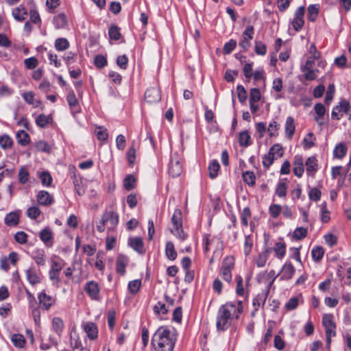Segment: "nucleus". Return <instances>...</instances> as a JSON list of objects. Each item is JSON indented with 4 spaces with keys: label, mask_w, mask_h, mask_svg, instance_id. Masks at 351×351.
<instances>
[{
    "label": "nucleus",
    "mask_w": 351,
    "mask_h": 351,
    "mask_svg": "<svg viewBox=\"0 0 351 351\" xmlns=\"http://www.w3.org/2000/svg\"><path fill=\"white\" fill-rule=\"evenodd\" d=\"M243 313V302L240 300L228 302L220 306L217 315L216 326L218 330H227L235 317L239 319Z\"/></svg>",
    "instance_id": "nucleus-1"
},
{
    "label": "nucleus",
    "mask_w": 351,
    "mask_h": 351,
    "mask_svg": "<svg viewBox=\"0 0 351 351\" xmlns=\"http://www.w3.org/2000/svg\"><path fill=\"white\" fill-rule=\"evenodd\" d=\"M176 340L174 328L161 326L153 335L152 345L155 351H173Z\"/></svg>",
    "instance_id": "nucleus-2"
},
{
    "label": "nucleus",
    "mask_w": 351,
    "mask_h": 351,
    "mask_svg": "<svg viewBox=\"0 0 351 351\" xmlns=\"http://www.w3.org/2000/svg\"><path fill=\"white\" fill-rule=\"evenodd\" d=\"M119 223V215L117 213L109 210L103 213L101 219L98 225L97 230L103 232L105 231L106 227L108 230H113Z\"/></svg>",
    "instance_id": "nucleus-3"
},
{
    "label": "nucleus",
    "mask_w": 351,
    "mask_h": 351,
    "mask_svg": "<svg viewBox=\"0 0 351 351\" xmlns=\"http://www.w3.org/2000/svg\"><path fill=\"white\" fill-rule=\"evenodd\" d=\"M171 223L173 229L171 232L178 239L184 240L186 238V234L184 232L182 229V215L180 209H176L171 217Z\"/></svg>",
    "instance_id": "nucleus-4"
},
{
    "label": "nucleus",
    "mask_w": 351,
    "mask_h": 351,
    "mask_svg": "<svg viewBox=\"0 0 351 351\" xmlns=\"http://www.w3.org/2000/svg\"><path fill=\"white\" fill-rule=\"evenodd\" d=\"M50 264L49 278L53 284H58L60 282L59 274L64 266V261L58 256L53 255L50 258Z\"/></svg>",
    "instance_id": "nucleus-5"
},
{
    "label": "nucleus",
    "mask_w": 351,
    "mask_h": 351,
    "mask_svg": "<svg viewBox=\"0 0 351 351\" xmlns=\"http://www.w3.org/2000/svg\"><path fill=\"white\" fill-rule=\"evenodd\" d=\"M350 108L351 106L347 100H341L339 105L333 108L331 113L332 119L339 120L343 117L344 113H348Z\"/></svg>",
    "instance_id": "nucleus-6"
},
{
    "label": "nucleus",
    "mask_w": 351,
    "mask_h": 351,
    "mask_svg": "<svg viewBox=\"0 0 351 351\" xmlns=\"http://www.w3.org/2000/svg\"><path fill=\"white\" fill-rule=\"evenodd\" d=\"M254 33V29L252 25H248L243 32V38L239 42V46L244 51H247L250 47V40L253 38Z\"/></svg>",
    "instance_id": "nucleus-7"
},
{
    "label": "nucleus",
    "mask_w": 351,
    "mask_h": 351,
    "mask_svg": "<svg viewBox=\"0 0 351 351\" xmlns=\"http://www.w3.org/2000/svg\"><path fill=\"white\" fill-rule=\"evenodd\" d=\"M305 12V8L304 6L299 7L295 12V16L292 21V25L294 29L297 32L300 31L304 24V15Z\"/></svg>",
    "instance_id": "nucleus-8"
},
{
    "label": "nucleus",
    "mask_w": 351,
    "mask_h": 351,
    "mask_svg": "<svg viewBox=\"0 0 351 351\" xmlns=\"http://www.w3.org/2000/svg\"><path fill=\"white\" fill-rule=\"evenodd\" d=\"M84 289L92 300H99V287L97 282L93 280L87 282Z\"/></svg>",
    "instance_id": "nucleus-9"
},
{
    "label": "nucleus",
    "mask_w": 351,
    "mask_h": 351,
    "mask_svg": "<svg viewBox=\"0 0 351 351\" xmlns=\"http://www.w3.org/2000/svg\"><path fill=\"white\" fill-rule=\"evenodd\" d=\"M169 173L173 178L179 176L182 172V166L178 156L172 157L169 166Z\"/></svg>",
    "instance_id": "nucleus-10"
},
{
    "label": "nucleus",
    "mask_w": 351,
    "mask_h": 351,
    "mask_svg": "<svg viewBox=\"0 0 351 351\" xmlns=\"http://www.w3.org/2000/svg\"><path fill=\"white\" fill-rule=\"evenodd\" d=\"M145 99L149 103L159 101L161 99L160 90L156 87L147 88L145 93Z\"/></svg>",
    "instance_id": "nucleus-11"
},
{
    "label": "nucleus",
    "mask_w": 351,
    "mask_h": 351,
    "mask_svg": "<svg viewBox=\"0 0 351 351\" xmlns=\"http://www.w3.org/2000/svg\"><path fill=\"white\" fill-rule=\"evenodd\" d=\"M306 171L308 176L314 177L318 170V161L315 156L308 157L306 162Z\"/></svg>",
    "instance_id": "nucleus-12"
},
{
    "label": "nucleus",
    "mask_w": 351,
    "mask_h": 351,
    "mask_svg": "<svg viewBox=\"0 0 351 351\" xmlns=\"http://www.w3.org/2000/svg\"><path fill=\"white\" fill-rule=\"evenodd\" d=\"M295 269L291 262H287L281 269L280 280H290L295 274Z\"/></svg>",
    "instance_id": "nucleus-13"
},
{
    "label": "nucleus",
    "mask_w": 351,
    "mask_h": 351,
    "mask_svg": "<svg viewBox=\"0 0 351 351\" xmlns=\"http://www.w3.org/2000/svg\"><path fill=\"white\" fill-rule=\"evenodd\" d=\"M322 324L325 328L326 332H335L336 324L333 320V315L332 314L324 315Z\"/></svg>",
    "instance_id": "nucleus-14"
},
{
    "label": "nucleus",
    "mask_w": 351,
    "mask_h": 351,
    "mask_svg": "<svg viewBox=\"0 0 351 351\" xmlns=\"http://www.w3.org/2000/svg\"><path fill=\"white\" fill-rule=\"evenodd\" d=\"M128 245L136 252L144 254V243L141 237H133L128 239Z\"/></svg>",
    "instance_id": "nucleus-15"
},
{
    "label": "nucleus",
    "mask_w": 351,
    "mask_h": 351,
    "mask_svg": "<svg viewBox=\"0 0 351 351\" xmlns=\"http://www.w3.org/2000/svg\"><path fill=\"white\" fill-rule=\"evenodd\" d=\"M304 171V162L302 156H296L294 158L293 173L298 178H301Z\"/></svg>",
    "instance_id": "nucleus-16"
},
{
    "label": "nucleus",
    "mask_w": 351,
    "mask_h": 351,
    "mask_svg": "<svg viewBox=\"0 0 351 351\" xmlns=\"http://www.w3.org/2000/svg\"><path fill=\"white\" fill-rule=\"evenodd\" d=\"M19 210L10 212L5 215L4 222L8 226H16L19 224Z\"/></svg>",
    "instance_id": "nucleus-17"
},
{
    "label": "nucleus",
    "mask_w": 351,
    "mask_h": 351,
    "mask_svg": "<svg viewBox=\"0 0 351 351\" xmlns=\"http://www.w3.org/2000/svg\"><path fill=\"white\" fill-rule=\"evenodd\" d=\"M269 292V288L267 291H262L257 294V295L253 300V306H254L255 311H257L259 307H263L265 304L267 294Z\"/></svg>",
    "instance_id": "nucleus-18"
},
{
    "label": "nucleus",
    "mask_w": 351,
    "mask_h": 351,
    "mask_svg": "<svg viewBox=\"0 0 351 351\" xmlns=\"http://www.w3.org/2000/svg\"><path fill=\"white\" fill-rule=\"evenodd\" d=\"M12 16L18 21H24L27 16V11L23 5L12 10Z\"/></svg>",
    "instance_id": "nucleus-19"
},
{
    "label": "nucleus",
    "mask_w": 351,
    "mask_h": 351,
    "mask_svg": "<svg viewBox=\"0 0 351 351\" xmlns=\"http://www.w3.org/2000/svg\"><path fill=\"white\" fill-rule=\"evenodd\" d=\"M295 130L294 119L292 117H288L286 119L285 125V134L288 138L291 139Z\"/></svg>",
    "instance_id": "nucleus-20"
},
{
    "label": "nucleus",
    "mask_w": 351,
    "mask_h": 351,
    "mask_svg": "<svg viewBox=\"0 0 351 351\" xmlns=\"http://www.w3.org/2000/svg\"><path fill=\"white\" fill-rule=\"evenodd\" d=\"M314 110L316 113L315 120L319 125H322L324 124L323 117L326 112V108L321 103L316 104L314 106Z\"/></svg>",
    "instance_id": "nucleus-21"
},
{
    "label": "nucleus",
    "mask_w": 351,
    "mask_h": 351,
    "mask_svg": "<svg viewBox=\"0 0 351 351\" xmlns=\"http://www.w3.org/2000/svg\"><path fill=\"white\" fill-rule=\"evenodd\" d=\"M84 330L90 339H95L97 337L98 330L95 324L93 322L86 323L84 325Z\"/></svg>",
    "instance_id": "nucleus-22"
},
{
    "label": "nucleus",
    "mask_w": 351,
    "mask_h": 351,
    "mask_svg": "<svg viewBox=\"0 0 351 351\" xmlns=\"http://www.w3.org/2000/svg\"><path fill=\"white\" fill-rule=\"evenodd\" d=\"M51 328L57 336L60 337L64 328V322L62 319L58 317H53L51 319Z\"/></svg>",
    "instance_id": "nucleus-23"
},
{
    "label": "nucleus",
    "mask_w": 351,
    "mask_h": 351,
    "mask_svg": "<svg viewBox=\"0 0 351 351\" xmlns=\"http://www.w3.org/2000/svg\"><path fill=\"white\" fill-rule=\"evenodd\" d=\"M53 23L56 29H62L67 24L66 16L63 13L59 14L53 17Z\"/></svg>",
    "instance_id": "nucleus-24"
},
{
    "label": "nucleus",
    "mask_w": 351,
    "mask_h": 351,
    "mask_svg": "<svg viewBox=\"0 0 351 351\" xmlns=\"http://www.w3.org/2000/svg\"><path fill=\"white\" fill-rule=\"evenodd\" d=\"M128 264V258L123 255H119L117 259V271L121 274L125 272V267Z\"/></svg>",
    "instance_id": "nucleus-25"
},
{
    "label": "nucleus",
    "mask_w": 351,
    "mask_h": 351,
    "mask_svg": "<svg viewBox=\"0 0 351 351\" xmlns=\"http://www.w3.org/2000/svg\"><path fill=\"white\" fill-rule=\"evenodd\" d=\"M271 248H267L265 251H263L259 254V255L256 259V265L258 267H263L265 265L268 259L269 255L271 252Z\"/></svg>",
    "instance_id": "nucleus-26"
},
{
    "label": "nucleus",
    "mask_w": 351,
    "mask_h": 351,
    "mask_svg": "<svg viewBox=\"0 0 351 351\" xmlns=\"http://www.w3.org/2000/svg\"><path fill=\"white\" fill-rule=\"evenodd\" d=\"M250 135L249 132L247 130L241 132L239 134V143L241 147H248L251 143H250Z\"/></svg>",
    "instance_id": "nucleus-27"
},
{
    "label": "nucleus",
    "mask_w": 351,
    "mask_h": 351,
    "mask_svg": "<svg viewBox=\"0 0 351 351\" xmlns=\"http://www.w3.org/2000/svg\"><path fill=\"white\" fill-rule=\"evenodd\" d=\"M219 169H220V165H219V163L218 162V161L217 160H213L209 164L208 167L209 177L211 179H214V178H217Z\"/></svg>",
    "instance_id": "nucleus-28"
},
{
    "label": "nucleus",
    "mask_w": 351,
    "mask_h": 351,
    "mask_svg": "<svg viewBox=\"0 0 351 351\" xmlns=\"http://www.w3.org/2000/svg\"><path fill=\"white\" fill-rule=\"evenodd\" d=\"M274 250L278 258L282 259L286 253V245L284 242H277L275 243Z\"/></svg>",
    "instance_id": "nucleus-29"
},
{
    "label": "nucleus",
    "mask_w": 351,
    "mask_h": 351,
    "mask_svg": "<svg viewBox=\"0 0 351 351\" xmlns=\"http://www.w3.org/2000/svg\"><path fill=\"white\" fill-rule=\"evenodd\" d=\"M165 254L167 257L171 261H173L176 258L177 252L175 250L174 245L172 242L168 241L166 243Z\"/></svg>",
    "instance_id": "nucleus-30"
},
{
    "label": "nucleus",
    "mask_w": 351,
    "mask_h": 351,
    "mask_svg": "<svg viewBox=\"0 0 351 351\" xmlns=\"http://www.w3.org/2000/svg\"><path fill=\"white\" fill-rule=\"evenodd\" d=\"M347 152V147L342 143L337 144L333 151V156L337 158H342L344 157Z\"/></svg>",
    "instance_id": "nucleus-31"
},
{
    "label": "nucleus",
    "mask_w": 351,
    "mask_h": 351,
    "mask_svg": "<svg viewBox=\"0 0 351 351\" xmlns=\"http://www.w3.org/2000/svg\"><path fill=\"white\" fill-rule=\"evenodd\" d=\"M319 10L318 4H311L308 7V19L311 21H315Z\"/></svg>",
    "instance_id": "nucleus-32"
},
{
    "label": "nucleus",
    "mask_w": 351,
    "mask_h": 351,
    "mask_svg": "<svg viewBox=\"0 0 351 351\" xmlns=\"http://www.w3.org/2000/svg\"><path fill=\"white\" fill-rule=\"evenodd\" d=\"M16 140L19 144L21 145H26L29 142V136L24 130H20L16 133Z\"/></svg>",
    "instance_id": "nucleus-33"
},
{
    "label": "nucleus",
    "mask_w": 351,
    "mask_h": 351,
    "mask_svg": "<svg viewBox=\"0 0 351 351\" xmlns=\"http://www.w3.org/2000/svg\"><path fill=\"white\" fill-rule=\"evenodd\" d=\"M69 43L66 38H59L55 41V47L58 51H64L68 49Z\"/></svg>",
    "instance_id": "nucleus-34"
},
{
    "label": "nucleus",
    "mask_w": 351,
    "mask_h": 351,
    "mask_svg": "<svg viewBox=\"0 0 351 351\" xmlns=\"http://www.w3.org/2000/svg\"><path fill=\"white\" fill-rule=\"evenodd\" d=\"M244 182L249 186H254L255 184L256 177L252 171H246L242 174Z\"/></svg>",
    "instance_id": "nucleus-35"
},
{
    "label": "nucleus",
    "mask_w": 351,
    "mask_h": 351,
    "mask_svg": "<svg viewBox=\"0 0 351 351\" xmlns=\"http://www.w3.org/2000/svg\"><path fill=\"white\" fill-rule=\"evenodd\" d=\"M26 276L28 281L32 285H36L41 282L40 278L38 276L36 273L32 269L26 270Z\"/></svg>",
    "instance_id": "nucleus-36"
},
{
    "label": "nucleus",
    "mask_w": 351,
    "mask_h": 351,
    "mask_svg": "<svg viewBox=\"0 0 351 351\" xmlns=\"http://www.w3.org/2000/svg\"><path fill=\"white\" fill-rule=\"evenodd\" d=\"M141 287V280H134L128 283V289L131 294H136L138 292L140 288Z\"/></svg>",
    "instance_id": "nucleus-37"
},
{
    "label": "nucleus",
    "mask_w": 351,
    "mask_h": 351,
    "mask_svg": "<svg viewBox=\"0 0 351 351\" xmlns=\"http://www.w3.org/2000/svg\"><path fill=\"white\" fill-rule=\"evenodd\" d=\"M11 340L14 345L18 348H23L25 343L24 337L20 334H14Z\"/></svg>",
    "instance_id": "nucleus-38"
},
{
    "label": "nucleus",
    "mask_w": 351,
    "mask_h": 351,
    "mask_svg": "<svg viewBox=\"0 0 351 351\" xmlns=\"http://www.w3.org/2000/svg\"><path fill=\"white\" fill-rule=\"evenodd\" d=\"M316 140V138L313 133L309 132L307 134V135L304 137L303 140L304 146L306 149H310L315 145V141Z\"/></svg>",
    "instance_id": "nucleus-39"
},
{
    "label": "nucleus",
    "mask_w": 351,
    "mask_h": 351,
    "mask_svg": "<svg viewBox=\"0 0 351 351\" xmlns=\"http://www.w3.org/2000/svg\"><path fill=\"white\" fill-rule=\"evenodd\" d=\"M324 254V250L323 247L320 246H317L314 247L311 251L312 258L315 261H320L323 258Z\"/></svg>",
    "instance_id": "nucleus-40"
},
{
    "label": "nucleus",
    "mask_w": 351,
    "mask_h": 351,
    "mask_svg": "<svg viewBox=\"0 0 351 351\" xmlns=\"http://www.w3.org/2000/svg\"><path fill=\"white\" fill-rule=\"evenodd\" d=\"M287 185L285 182H280L276 188V194L280 197H285L287 195Z\"/></svg>",
    "instance_id": "nucleus-41"
},
{
    "label": "nucleus",
    "mask_w": 351,
    "mask_h": 351,
    "mask_svg": "<svg viewBox=\"0 0 351 351\" xmlns=\"http://www.w3.org/2000/svg\"><path fill=\"white\" fill-rule=\"evenodd\" d=\"M97 138L99 141H106L108 137V130L103 127H97L95 130Z\"/></svg>",
    "instance_id": "nucleus-42"
},
{
    "label": "nucleus",
    "mask_w": 351,
    "mask_h": 351,
    "mask_svg": "<svg viewBox=\"0 0 351 351\" xmlns=\"http://www.w3.org/2000/svg\"><path fill=\"white\" fill-rule=\"evenodd\" d=\"M304 73V77L306 80L311 81L315 80L318 76V69L301 70Z\"/></svg>",
    "instance_id": "nucleus-43"
},
{
    "label": "nucleus",
    "mask_w": 351,
    "mask_h": 351,
    "mask_svg": "<svg viewBox=\"0 0 351 351\" xmlns=\"http://www.w3.org/2000/svg\"><path fill=\"white\" fill-rule=\"evenodd\" d=\"M108 35L110 39L114 40H119L121 36L119 28L117 25H112L110 27Z\"/></svg>",
    "instance_id": "nucleus-44"
},
{
    "label": "nucleus",
    "mask_w": 351,
    "mask_h": 351,
    "mask_svg": "<svg viewBox=\"0 0 351 351\" xmlns=\"http://www.w3.org/2000/svg\"><path fill=\"white\" fill-rule=\"evenodd\" d=\"M32 308V315L36 326H40V311L38 305H33Z\"/></svg>",
    "instance_id": "nucleus-45"
},
{
    "label": "nucleus",
    "mask_w": 351,
    "mask_h": 351,
    "mask_svg": "<svg viewBox=\"0 0 351 351\" xmlns=\"http://www.w3.org/2000/svg\"><path fill=\"white\" fill-rule=\"evenodd\" d=\"M237 41L235 40L231 39L228 43H225L223 52L224 54H230L236 47Z\"/></svg>",
    "instance_id": "nucleus-46"
},
{
    "label": "nucleus",
    "mask_w": 351,
    "mask_h": 351,
    "mask_svg": "<svg viewBox=\"0 0 351 351\" xmlns=\"http://www.w3.org/2000/svg\"><path fill=\"white\" fill-rule=\"evenodd\" d=\"M237 93L239 101L241 103H244L247 97V91L242 85H239L237 87Z\"/></svg>",
    "instance_id": "nucleus-47"
},
{
    "label": "nucleus",
    "mask_w": 351,
    "mask_h": 351,
    "mask_svg": "<svg viewBox=\"0 0 351 351\" xmlns=\"http://www.w3.org/2000/svg\"><path fill=\"white\" fill-rule=\"evenodd\" d=\"M60 0H46L45 5L49 12L53 13L55 10L60 5Z\"/></svg>",
    "instance_id": "nucleus-48"
},
{
    "label": "nucleus",
    "mask_w": 351,
    "mask_h": 351,
    "mask_svg": "<svg viewBox=\"0 0 351 351\" xmlns=\"http://www.w3.org/2000/svg\"><path fill=\"white\" fill-rule=\"evenodd\" d=\"M254 50L256 54L264 56L267 53V47L261 41H256Z\"/></svg>",
    "instance_id": "nucleus-49"
},
{
    "label": "nucleus",
    "mask_w": 351,
    "mask_h": 351,
    "mask_svg": "<svg viewBox=\"0 0 351 351\" xmlns=\"http://www.w3.org/2000/svg\"><path fill=\"white\" fill-rule=\"evenodd\" d=\"M253 246V240L250 235L245 236L244 243V253L246 256L251 252Z\"/></svg>",
    "instance_id": "nucleus-50"
},
{
    "label": "nucleus",
    "mask_w": 351,
    "mask_h": 351,
    "mask_svg": "<svg viewBox=\"0 0 351 351\" xmlns=\"http://www.w3.org/2000/svg\"><path fill=\"white\" fill-rule=\"evenodd\" d=\"M135 178L132 175H128L124 180L123 185L126 190L130 191L134 188Z\"/></svg>",
    "instance_id": "nucleus-51"
},
{
    "label": "nucleus",
    "mask_w": 351,
    "mask_h": 351,
    "mask_svg": "<svg viewBox=\"0 0 351 351\" xmlns=\"http://www.w3.org/2000/svg\"><path fill=\"white\" fill-rule=\"evenodd\" d=\"M94 63L97 68L101 69L106 66L107 60L104 56L97 55L95 57Z\"/></svg>",
    "instance_id": "nucleus-52"
},
{
    "label": "nucleus",
    "mask_w": 351,
    "mask_h": 351,
    "mask_svg": "<svg viewBox=\"0 0 351 351\" xmlns=\"http://www.w3.org/2000/svg\"><path fill=\"white\" fill-rule=\"evenodd\" d=\"M251 217V212L248 207L243 208L241 213V223L244 226H247L248 219Z\"/></svg>",
    "instance_id": "nucleus-53"
},
{
    "label": "nucleus",
    "mask_w": 351,
    "mask_h": 351,
    "mask_svg": "<svg viewBox=\"0 0 351 351\" xmlns=\"http://www.w3.org/2000/svg\"><path fill=\"white\" fill-rule=\"evenodd\" d=\"M53 243V232L49 228H45V246L51 247Z\"/></svg>",
    "instance_id": "nucleus-54"
},
{
    "label": "nucleus",
    "mask_w": 351,
    "mask_h": 351,
    "mask_svg": "<svg viewBox=\"0 0 351 351\" xmlns=\"http://www.w3.org/2000/svg\"><path fill=\"white\" fill-rule=\"evenodd\" d=\"M282 206L278 204H272L269 206V214L273 218H277L282 211Z\"/></svg>",
    "instance_id": "nucleus-55"
},
{
    "label": "nucleus",
    "mask_w": 351,
    "mask_h": 351,
    "mask_svg": "<svg viewBox=\"0 0 351 351\" xmlns=\"http://www.w3.org/2000/svg\"><path fill=\"white\" fill-rule=\"evenodd\" d=\"M306 234L307 230L302 227L297 228L293 232V237L298 240L306 237Z\"/></svg>",
    "instance_id": "nucleus-56"
},
{
    "label": "nucleus",
    "mask_w": 351,
    "mask_h": 351,
    "mask_svg": "<svg viewBox=\"0 0 351 351\" xmlns=\"http://www.w3.org/2000/svg\"><path fill=\"white\" fill-rule=\"evenodd\" d=\"M66 100L71 108H75L78 105V101L73 90L68 94Z\"/></svg>",
    "instance_id": "nucleus-57"
},
{
    "label": "nucleus",
    "mask_w": 351,
    "mask_h": 351,
    "mask_svg": "<svg viewBox=\"0 0 351 351\" xmlns=\"http://www.w3.org/2000/svg\"><path fill=\"white\" fill-rule=\"evenodd\" d=\"M261 99V92L258 88H254L250 90V101L258 102Z\"/></svg>",
    "instance_id": "nucleus-58"
},
{
    "label": "nucleus",
    "mask_w": 351,
    "mask_h": 351,
    "mask_svg": "<svg viewBox=\"0 0 351 351\" xmlns=\"http://www.w3.org/2000/svg\"><path fill=\"white\" fill-rule=\"evenodd\" d=\"M40 214V210L37 206H32L27 210V215L30 219H36Z\"/></svg>",
    "instance_id": "nucleus-59"
},
{
    "label": "nucleus",
    "mask_w": 351,
    "mask_h": 351,
    "mask_svg": "<svg viewBox=\"0 0 351 351\" xmlns=\"http://www.w3.org/2000/svg\"><path fill=\"white\" fill-rule=\"evenodd\" d=\"M274 160V156L269 152L267 154H265L263 158V165L265 167L269 168L273 163Z\"/></svg>",
    "instance_id": "nucleus-60"
},
{
    "label": "nucleus",
    "mask_w": 351,
    "mask_h": 351,
    "mask_svg": "<svg viewBox=\"0 0 351 351\" xmlns=\"http://www.w3.org/2000/svg\"><path fill=\"white\" fill-rule=\"evenodd\" d=\"M279 129V124L275 121L269 123L267 132L270 136H275L277 135V131Z\"/></svg>",
    "instance_id": "nucleus-61"
},
{
    "label": "nucleus",
    "mask_w": 351,
    "mask_h": 351,
    "mask_svg": "<svg viewBox=\"0 0 351 351\" xmlns=\"http://www.w3.org/2000/svg\"><path fill=\"white\" fill-rule=\"evenodd\" d=\"M308 196L311 200L317 202L321 197V191L317 188H313L309 191Z\"/></svg>",
    "instance_id": "nucleus-62"
},
{
    "label": "nucleus",
    "mask_w": 351,
    "mask_h": 351,
    "mask_svg": "<svg viewBox=\"0 0 351 351\" xmlns=\"http://www.w3.org/2000/svg\"><path fill=\"white\" fill-rule=\"evenodd\" d=\"M38 64V62L37 59L34 57H31V58H27L24 61V64H25V67L28 69H34L35 67H36Z\"/></svg>",
    "instance_id": "nucleus-63"
},
{
    "label": "nucleus",
    "mask_w": 351,
    "mask_h": 351,
    "mask_svg": "<svg viewBox=\"0 0 351 351\" xmlns=\"http://www.w3.org/2000/svg\"><path fill=\"white\" fill-rule=\"evenodd\" d=\"M0 145L4 149L9 148L12 145V140L7 135L2 136L0 138Z\"/></svg>",
    "instance_id": "nucleus-64"
}]
</instances>
